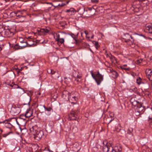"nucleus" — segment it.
<instances>
[{
  "instance_id": "1",
  "label": "nucleus",
  "mask_w": 152,
  "mask_h": 152,
  "mask_svg": "<svg viewBox=\"0 0 152 152\" xmlns=\"http://www.w3.org/2000/svg\"><path fill=\"white\" fill-rule=\"evenodd\" d=\"M30 130L34 136V138L37 140H40L44 134L43 131L37 129L36 126L32 127Z\"/></svg>"
},
{
  "instance_id": "2",
  "label": "nucleus",
  "mask_w": 152,
  "mask_h": 152,
  "mask_svg": "<svg viewBox=\"0 0 152 152\" xmlns=\"http://www.w3.org/2000/svg\"><path fill=\"white\" fill-rule=\"evenodd\" d=\"M67 94V97L68 100L70 102H71L72 104H77V98L73 94L69 93L67 91H64L63 92L62 96L64 97V96H66V95Z\"/></svg>"
},
{
  "instance_id": "3",
  "label": "nucleus",
  "mask_w": 152,
  "mask_h": 152,
  "mask_svg": "<svg viewBox=\"0 0 152 152\" xmlns=\"http://www.w3.org/2000/svg\"><path fill=\"white\" fill-rule=\"evenodd\" d=\"M103 146L102 150L104 152H108L109 150L112 148V144L108 143L107 141H103L102 143Z\"/></svg>"
},
{
  "instance_id": "4",
  "label": "nucleus",
  "mask_w": 152,
  "mask_h": 152,
  "mask_svg": "<svg viewBox=\"0 0 152 152\" xmlns=\"http://www.w3.org/2000/svg\"><path fill=\"white\" fill-rule=\"evenodd\" d=\"M123 38L125 40V42L126 43L130 42V44H133L134 40L133 37L128 33H126L124 34Z\"/></svg>"
},
{
  "instance_id": "5",
  "label": "nucleus",
  "mask_w": 152,
  "mask_h": 152,
  "mask_svg": "<svg viewBox=\"0 0 152 152\" xmlns=\"http://www.w3.org/2000/svg\"><path fill=\"white\" fill-rule=\"evenodd\" d=\"M20 110L19 107L14 105L12 106L10 112L13 115H16L20 113Z\"/></svg>"
},
{
  "instance_id": "6",
  "label": "nucleus",
  "mask_w": 152,
  "mask_h": 152,
  "mask_svg": "<svg viewBox=\"0 0 152 152\" xmlns=\"http://www.w3.org/2000/svg\"><path fill=\"white\" fill-rule=\"evenodd\" d=\"M50 28L49 27H46L45 28L38 29L37 31L39 35H46L50 32Z\"/></svg>"
},
{
  "instance_id": "7",
  "label": "nucleus",
  "mask_w": 152,
  "mask_h": 152,
  "mask_svg": "<svg viewBox=\"0 0 152 152\" xmlns=\"http://www.w3.org/2000/svg\"><path fill=\"white\" fill-rule=\"evenodd\" d=\"M103 80V76L100 74L99 72H98L96 75V78L95 80L97 85H100Z\"/></svg>"
},
{
  "instance_id": "8",
  "label": "nucleus",
  "mask_w": 152,
  "mask_h": 152,
  "mask_svg": "<svg viewBox=\"0 0 152 152\" xmlns=\"http://www.w3.org/2000/svg\"><path fill=\"white\" fill-rule=\"evenodd\" d=\"M135 111H139L141 113H142L145 110L144 108L142 106V104L141 103H138V105L134 107Z\"/></svg>"
},
{
  "instance_id": "9",
  "label": "nucleus",
  "mask_w": 152,
  "mask_h": 152,
  "mask_svg": "<svg viewBox=\"0 0 152 152\" xmlns=\"http://www.w3.org/2000/svg\"><path fill=\"white\" fill-rule=\"evenodd\" d=\"M77 112L72 111L69 115L68 119L70 121L76 120L77 118Z\"/></svg>"
},
{
  "instance_id": "10",
  "label": "nucleus",
  "mask_w": 152,
  "mask_h": 152,
  "mask_svg": "<svg viewBox=\"0 0 152 152\" xmlns=\"http://www.w3.org/2000/svg\"><path fill=\"white\" fill-rule=\"evenodd\" d=\"M145 73L149 80L152 81V70L151 69H147L145 71Z\"/></svg>"
},
{
  "instance_id": "11",
  "label": "nucleus",
  "mask_w": 152,
  "mask_h": 152,
  "mask_svg": "<svg viewBox=\"0 0 152 152\" xmlns=\"http://www.w3.org/2000/svg\"><path fill=\"white\" fill-rule=\"evenodd\" d=\"M108 70L109 71V72L112 73L113 75L112 77H113L114 78L117 77L118 76V74L114 70L111 68H110L109 69H108Z\"/></svg>"
},
{
  "instance_id": "12",
  "label": "nucleus",
  "mask_w": 152,
  "mask_h": 152,
  "mask_svg": "<svg viewBox=\"0 0 152 152\" xmlns=\"http://www.w3.org/2000/svg\"><path fill=\"white\" fill-rule=\"evenodd\" d=\"M145 29L146 32L152 34V24L146 25Z\"/></svg>"
},
{
  "instance_id": "13",
  "label": "nucleus",
  "mask_w": 152,
  "mask_h": 152,
  "mask_svg": "<svg viewBox=\"0 0 152 152\" xmlns=\"http://www.w3.org/2000/svg\"><path fill=\"white\" fill-rule=\"evenodd\" d=\"M130 102L134 106V107L137 105L138 103H140L139 102L137 101L136 100V98L134 97L132 98L130 100Z\"/></svg>"
},
{
  "instance_id": "14",
  "label": "nucleus",
  "mask_w": 152,
  "mask_h": 152,
  "mask_svg": "<svg viewBox=\"0 0 152 152\" xmlns=\"http://www.w3.org/2000/svg\"><path fill=\"white\" fill-rule=\"evenodd\" d=\"M2 29H3V30L1 31L2 34L5 37H10L8 29H4L3 28Z\"/></svg>"
},
{
  "instance_id": "15",
  "label": "nucleus",
  "mask_w": 152,
  "mask_h": 152,
  "mask_svg": "<svg viewBox=\"0 0 152 152\" xmlns=\"http://www.w3.org/2000/svg\"><path fill=\"white\" fill-rule=\"evenodd\" d=\"M146 116L148 118L149 120H151L152 118V109H151L148 110L145 113Z\"/></svg>"
},
{
  "instance_id": "16",
  "label": "nucleus",
  "mask_w": 152,
  "mask_h": 152,
  "mask_svg": "<svg viewBox=\"0 0 152 152\" xmlns=\"http://www.w3.org/2000/svg\"><path fill=\"white\" fill-rule=\"evenodd\" d=\"M60 75V74L59 73V72L53 71L52 75V77L55 79H57L59 78Z\"/></svg>"
},
{
  "instance_id": "17",
  "label": "nucleus",
  "mask_w": 152,
  "mask_h": 152,
  "mask_svg": "<svg viewBox=\"0 0 152 152\" xmlns=\"http://www.w3.org/2000/svg\"><path fill=\"white\" fill-rule=\"evenodd\" d=\"M25 43H26V45H24L22 46H20L18 45V44H17L15 45L14 48L16 49H21L23 48H25L27 46V45L28 44L27 42H25Z\"/></svg>"
},
{
  "instance_id": "18",
  "label": "nucleus",
  "mask_w": 152,
  "mask_h": 152,
  "mask_svg": "<svg viewBox=\"0 0 152 152\" xmlns=\"http://www.w3.org/2000/svg\"><path fill=\"white\" fill-rule=\"evenodd\" d=\"M32 112L30 110H27L25 113V116L26 117L29 118L32 115Z\"/></svg>"
},
{
  "instance_id": "19",
  "label": "nucleus",
  "mask_w": 152,
  "mask_h": 152,
  "mask_svg": "<svg viewBox=\"0 0 152 152\" xmlns=\"http://www.w3.org/2000/svg\"><path fill=\"white\" fill-rule=\"evenodd\" d=\"M12 87V88H20L19 86L17 84H15L13 83L8 85Z\"/></svg>"
},
{
  "instance_id": "20",
  "label": "nucleus",
  "mask_w": 152,
  "mask_h": 152,
  "mask_svg": "<svg viewBox=\"0 0 152 152\" xmlns=\"http://www.w3.org/2000/svg\"><path fill=\"white\" fill-rule=\"evenodd\" d=\"M78 12L80 15H83L85 12V8H80L78 10Z\"/></svg>"
},
{
  "instance_id": "21",
  "label": "nucleus",
  "mask_w": 152,
  "mask_h": 152,
  "mask_svg": "<svg viewBox=\"0 0 152 152\" xmlns=\"http://www.w3.org/2000/svg\"><path fill=\"white\" fill-rule=\"evenodd\" d=\"M16 17L17 18H20L21 17V12L20 10H18L17 11L15 12Z\"/></svg>"
},
{
  "instance_id": "22",
  "label": "nucleus",
  "mask_w": 152,
  "mask_h": 152,
  "mask_svg": "<svg viewBox=\"0 0 152 152\" xmlns=\"http://www.w3.org/2000/svg\"><path fill=\"white\" fill-rule=\"evenodd\" d=\"M10 37L13 36L15 33V31L12 29H8Z\"/></svg>"
},
{
  "instance_id": "23",
  "label": "nucleus",
  "mask_w": 152,
  "mask_h": 152,
  "mask_svg": "<svg viewBox=\"0 0 152 152\" xmlns=\"http://www.w3.org/2000/svg\"><path fill=\"white\" fill-rule=\"evenodd\" d=\"M66 12L69 13L71 15H74L75 12L73 9L72 10H68L66 11Z\"/></svg>"
},
{
  "instance_id": "24",
  "label": "nucleus",
  "mask_w": 152,
  "mask_h": 152,
  "mask_svg": "<svg viewBox=\"0 0 152 152\" xmlns=\"http://www.w3.org/2000/svg\"><path fill=\"white\" fill-rule=\"evenodd\" d=\"M137 83L138 85H140L141 84L143 83V82L142 81V79L140 77H138V78L137 79Z\"/></svg>"
},
{
  "instance_id": "25",
  "label": "nucleus",
  "mask_w": 152,
  "mask_h": 152,
  "mask_svg": "<svg viewBox=\"0 0 152 152\" xmlns=\"http://www.w3.org/2000/svg\"><path fill=\"white\" fill-rule=\"evenodd\" d=\"M93 11L94 13L95 11V10L92 7L88 8V10H86V12L88 11L89 12H91V11Z\"/></svg>"
},
{
  "instance_id": "26",
  "label": "nucleus",
  "mask_w": 152,
  "mask_h": 152,
  "mask_svg": "<svg viewBox=\"0 0 152 152\" xmlns=\"http://www.w3.org/2000/svg\"><path fill=\"white\" fill-rule=\"evenodd\" d=\"M43 107L45 111H47L48 112L50 111L51 110H53L52 108L51 107H47L44 105L43 106Z\"/></svg>"
},
{
  "instance_id": "27",
  "label": "nucleus",
  "mask_w": 152,
  "mask_h": 152,
  "mask_svg": "<svg viewBox=\"0 0 152 152\" xmlns=\"http://www.w3.org/2000/svg\"><path fill=\"white\" fill-rule=\"evenodd\" d=\"M16 15L15 12H12L10 14V16L11 17H15Z\"/></svg>"
},
{
  "instance_id": "28",
  "label": "nucleus",
  "mask_w": 152,
  "mask_h": 152,
  "mask_svg": "<svg viewBox=\"0 0 152 152\" xmlns=\"http://www.w3.org/2000/svg\"><path fill=\"white\" fill-rule=\"evenodd\" d=\"M56 41H57L58 43H60L61 44L63 43L64 42V39L63 38H60L59 39H58V40H56Z\"/></svg>"
},
{
  "instance_id": "29",
  "label": "nucleus",
  "mask_w": 152,
  "mask_h": 152,
  "mask_svg": "<svg viewBox=\"0 0 152 152\" xmlns=\"http://www.w3.org/2000/svg\"><path fill=\"white\" fill-rule=\"evenodd\" d=\"M132 131H133V129L132 128H129L128 129V131L127 132V133L129 134H132Z\"/></svg>"
},
{
  "instance_id": "30",
  "label": "nucleus",
  "mask_w": 152,
  "mask_h": 152,
  "mask_svg": "<svg viewBox=\"0 0 152 152\" xmlns=\"http://www.w3.org/2000/svg\"><path fill=\"white\" fill-rule=\"evenodd\" d=\"M10 133H12V132H9L8 133L3 134L2 135V136L3 137H6L7 136L9 135Z\"/></svg>"
},
{
  "instance_id": "31",
  "label": "nucleus",
  "mask_w": 152,
  "mask_h": 152,
  "mask_svg": "<svg viewBox=\"0 0 152 152\" xmlns=\"http://www.w3.org/2000/svg\"><path fill=\"white\" fill-rule=\"evenodd\" d=\"M135 111V114L136 116L139 115H140L142 114L140 112H139V111Z\"/></svg>"
},
{
  "instance_id": "32",
  "label": "nucleus",
  "mask_w": 152,
  "mask_h": 152,
  "mask_svg": "<svg viewBox=\"0 0 152 152\" xmlns=\"http://www.w3.org/2000/svg\"><path fill=\"white\" fill-rule=\"evenodd\" d=\"M56 41L58 40V39H59L61 38H60V35L59 34H58V33H56Z\"/></svg>"
},
{
  "instance_id": "33",
  "label": "nucleus",
  "mask_w": 152,
  "mask_h": 152,
  "mask_svg": "<svg viewBox=\"0 0 152 152\" xmlns=\"http://www.w3.org/2000/svg\"><path fill=\"white\" fill-rule=\"evenodd\" d=\"M116 148H117V149H116L117 151L118 150V152H120L122 151V149L120 146H119V147H117ZM115 148H116V147H115Z\"/></svg>"
},
{
  "instance_id": "34",
  "label": "nucleus",
  "mask_w": 152,
  "mask_h": 152,
  "mask_svg": "<svg viewBox=\"0 0 152 152\" xmlns=\"http://www.w3.org/2000/svg\"><path fill=\"white\" fill-rule=\"evenodd\" d=\"M65 5H66V4H65V3H62L61 4H58L56 7H58V6H59V7H63Z\"/></svg>"
},
{
  "instance_id": "35",
  "label": "nucleus",
  "mask_w": 152,
  "mask_h": 152,
  "mask_svg": "<svg viewBox=\"0 0 152 152\" xmlns=\"http://www.w3.org/2000/svg\"><path fill=\"white\" fill-rule=\"evenodd\" d=\"M95 45L96 46V48L97 49H98V47H99V43L98 42H96L95 44Z\"/></svg>"
},
{
  "instance_id": "36",
  "label": "nucleus",
  "mask_w": 152,
  "mask_h": 152,
  "mask_svg": "<svg viewBox=\"0 0 152 152\" xmlns=\"http://www.w3.org/2000/svg\"><path fill=\"white\" fill-rule=\"evenodd\" d=\"M53 71H54L52 69L48 70L47 71L48 72V73H51V74L52 75L53 72Z\"/></svg>"
},
{
  "instance_id": "37",
  "label": "nucleus",
  "mask_w": 152,
  "mask_h": 152,
  "mask_svg": "<svg viewBox=\"0 0 152 152\" xmlns=\"http://www.w3.org/2000/svg\"><path fill=\"white\" fill-rule=\"evenodd\" d=\"M91 2L92 3H97L99 2V0H91Z\"/></svg>"
},
{
  "instance_id": "38",
  "label": "nucleus",
  "mask_w": 152,
  "mask_h": 152,
  "mask_svg": "<svg viewBox=\"0 0 152 152\" xmlns=\"http://www.w3.org/2000/svg\"><path fill=\"white\" fill-rule=\"evenodd\" d=\"M91 75H92V77H93V78L95 80V78H96V76L95 77L94 75V74L93 72L92 71H91Z\"/></svg>"
},
{
  "instance_id": "39",
  "label": "nucleus",
  "mask_w": 152,
  "mask_h": 152,
  "mask_svg": "<svg viewBox=\"0 0 152 152\" xmlns=\"http://www.w3.org/2000/svg\"><path fill=\"white\" fill-rule=\"evenodd\" d=\"M1 123H5V124H6L8 123V121L7 120H5L3 122H0V124Z\"/></svg>"
},
{
  "instance_id": "40",
  "label": "nucleus",
  "mask_w": 152,
  "mask_h": 152,
  "mask_svg": "<svg viewBox=\"0 0 152 152\" xmlns=\"http://www.w3.org/2000/svg\"><path fill=\"white\" fill-rule=\"evenodd\" d=\"M111 150H112L111 152H117V150L115 149V148L114 149L113 147L112 148Z\"/></svg>"
},
{
  "instance_id": "41",
  "label": "nucleus",
  "mask_w": 152,
  "mask_h": 152,
  "mask_svg": "<svg viewBox=\"0 0 152 152\" xmlns=\"http://www.w3.org/2000/svg\"><path fill=\"white\" fill-rule=\"evenodd\" d=\"M142 59H140L137 60V62L138 64H140V63L142 62Z\"/></svg>"
},
{
  "instance_id": "42",
  "label": "nucleus",
  "mask_w": 152,
  "mask_h": 152,
  "mask_svg": "<svg viewBox=\"0 0 152 152\" xmlns=\"http://www.w3.org/2000/svg\"><path fill=\"white\" fill-rule=\"evenodd\" d=\"M77 78L79 79H80L81 77L82 76L81 75H77Z\"/></svg>"
},
{
  "instance_id": "43",
  "label": "nucleus",
  "mask_w": 152,
  "mask_h": 152,
  "mask_svg": "<svg viewBox=\"0 0 152 152\" xmlns=\"http://www.w3.org/2000/svg\"><path fill=\"white\" fill-rule=\"evenodd\" d=\"M3 47V46H2L1 45H0V51L2 50V48Z\"/></svg>"
},
{
  "instance_id": "44",
  "label": "nucleus",
  "mask_w": 152,
  "mask_h": 152,
  "mask_svg": "<svg viewBox=\"0 0 152 152\" xmlns=\"http://www.w3.org/2000/svg\"><path fill=\"white\" fill-rule=\"evenodd\" d=\"M3 132V130L0 128V135Z\"/></svg>"
},
{
  "instance_id": "45",
  "label": "nucleus",
  "mask_w": 152,
  "mask_h": 152,
  "mask_svg": "<svg viewBox=\"0 0 152 152\" xmlns=\"http://www.w3.org/2000/svg\"><path fill=\"white\" fill-rule=\"evenodd\" d=\"M30 102V100H29V101H28L27 102V103H26V104H24H24H23L25 105V104H29V105Z\"/></svg>"
},
{
  "instance_id": "46",
  "label": "nucleus",
  "mask_w": 152,
  "mask_h": 152,
  "mask_svg": "<svg viewBox=\"0 0 152 152\" xmlns=\"http://www.w3.org/2000/svg\"><path fill=\"white\" fill-rule=\"evenodd\" d=\"M21 11V17H24V16H23V12H22V11Z\"/></svg>"
},
{
  "instance_id": "47",
  "label": "nucleus",
  "mask_w": 152,
  "mask_h": 152,
  "mask_svg": "<svg viewBox=\"0 0 152 152\" xmlns=\"http://www.w3.org/2000/svg\"><path fill=\"white\" fill-rule=\"evenodd\" d=\"M84 33L85 34H86V36H87V35L88 34V32H87L86 31H84Z\"/></svg>"
},
{
  "instance_id": "48",
  "label": "nucleus",
  "mask_w": 152,
  "mask_h": 152,
  "mask_svg": "<svg viewBox=\"0 0 152 152\" xmlns=\"http://www.w3.org/2000/svg\"><path fill=\"white\" fill-rule=\"evenodd\" d=\"M113 120V119L112 118L109 121V122L108 123V124H109V123L111 122Z\"/></svg>"
},
{
  "instance_id": "49",
  "label": "nucleus",
  "mask_w": 152,
  "mask_h": 152,
  "mask_svg": "<svg viewBox=\"0 0 152 152\" xmlns=\"http://www.w3.org/2000/svg\"><path fill=\"white\" fill-rule=\"evenodd\" d=\"M69 1H67L66 2H65V4H66V5L68 4L69 3Z\"/></svg>"
},
{
  "instance_id": "50",
  "label": "nucleus",
  "mask_w": 152,
  "mask_h": 152,
  "mask_svg": "<svg viewBox=\"0 0 152 152\" xmlns=\"http://www.w3.org/2000/svg\"><path fill=\"white\" fill-rule=\"evenodd\" d=\"M71 36L74 39H75L74 38V34H72L71 35Z\"/></svg>"
},
{
  "instance_id": "51",
  "label": "nucleus",
  "mask_w": 152,
  "mask_h": 152,
  "mask_svg": "<svg viewBox=\"0 0 152 152\" xmlns=\"http://www.w3.org/2000/svg\"><path fill=\"white\" fill-rule=\"evenodd\" d=\"M151 120V121L150 123V125H152V120Z\"/></svg>"
},
{
  "instance_id": "52",
  "label": "nucleus",
  "mask_w": 152,
  "mask_h": 152,
  "mask_svg": "<svg viewBox=\"0 0 152 152\" xmlns=\"http://www.w3.org/2000/svg\"><path fill=\"white\" fill-rule=\"evenodd\" d=\"M94 35H93L91 37V38L92 39H93L94 38Z\"/></svg>"
},
{
  "instance_id": "53",
  "label": "nucleus",
  "mask_w": 152,
  "mask_h": 152,
  "mask_svg": "<svg viewBox=\"0 0 152 152\" xmlns=\"http://www.w3.org/2000/svg\"><path fill=\"white\" fill-rule=\"evenodd\" d=\"M129 69L128 68H126V69H125V70H129Z\"/></svg>"
},
{
  "instance_id": "54",
  "label": "nucleus",
  "mask_w": 152,
  "mask_h": 152,
  "mask_svg": "<svg viewBox=\"0 0 152 152\" xmlns=\"http://www.w3.org/2000/svg\"><path fill=\"white\" fill-rule=\"evenodd\" d=\"M22 12H26V10H22Z\"/></svg>"
},
{
  "instance_id": "55",
  "label": "nucleus",
  "mask_w": 152,
  "mask_h": 152,
  "mask_svg": "<svg viewBox=\"0 0 152 152\" xmlns=\"http://www.w3.org/2000/svg\"><path fill=\"white\" fill-rule=\"evenodd\" d=\"M122 69L123 70H125V69H126V68H122Z\"/></svg>"
},
{
  "instance_id": "56",
  "label": "nucleus",
  "mask_w": 152,
  "mask_h": 152,
  "mask_svg": "<svg viewBox=\"0 0 152 152\" xmlns=\"http://www.w3.org/2000/svg\"><path fill=\"white\" fill-rule=\"evenodd\" d=\"M134 89L135 90V91H136L137 89V88H134Z\"/></svg>"
},
{
  "instance_id": "57",
  "label": "nucleus",
  "mask_w": 152,
  "mask_h": 152,
  "mask_svg": "<svg viewBox=\"0 0 152 152\" xmlns=\"http://www.w3.org/2000/svg\"><path fill=\"white\" fill-rule=\"evenodd\" d=\"M86 38L88 39H89L90 38V37H87V36H86Z\"/></svg>"
},
{
  "instance_id": "58",
  "label": "nucleus",
  "mask_w": 152,
  "mask_h": 152,
  "mask_svg": "<svg viewBox=\"0 0 152 152\" xmlns=\"http://www.w3.org/2000/svg\"><path fill=\"white\" fill-rule=\"evenodd\" d=\"M109 116H110L111 118V117H113V116H112L111 115H109Z\"/></svg>"
},
{
  "instance_id": "59",
  "label": "nucleus",
  "mask_w": 152,
  "mask_h": 152,
  "mask_svg": "<svg viewBox=\"0 0 152 152\" xmlns=\"http://www.w3.org/2000/svg\"><path fill=\"white\" fill-rule=\"evenodd\" d=\"M0 27H2V25H0Z\"/></svg>"
},
{
  "instance_id": "60",
  "label": "nucleus",
  "mask_w": 152,
  "mask_h": 152,
  "mask_svg": "<svg viewBox=\"0 0 152 152\" xmlns=\"http://www.w3.org/2000/svg\"><path fill=\"white\" fill-rule=\"evenodd\" d=\"M127 66V65H124V66Z\"/></svg>"
},
{
  "instance_id": "61",
  "label": "nucleus",
  "mask_w": 152,
  "mask_h": 152,
  "mask_svg": "<svg viewBox=\"0 0 152 152\" xmlns=\"http://www.w3.org/2000/svg\"><path fill=\"white\" fill-rule=\"evenodd\" d=\"M33 45V43L32 44H31V45Z\"/></svg>"
},
{
  "instance_id": "62",
  "label": "nucleus",
  "mask_w": 152,
  "mask_h": 152,
  "mask_svg": "<svg viewBox=\"0 0 152 152\" xmlns=\"http://www.w3.org/2000/svg\"><path fill=\"white\" fill-rule=\"evenodd\" d=\"M76 80L77 81H79V80Z\"/></svg>"
},
{
  "instance_id": "63",
  "label": "nucleus",
  "mask_w": 152,
  "mask_h": 152,
  "mask_svg": "<svg viewBox=\"0 0 152 152\" xmlns=\"http://www.w3.org/2000/svg\"><path fill=\"white\" fill-rule=\"evenodd\" d=\"M93 14H94V13H93L92 14H91V15H93Z\"/></svg>"
},
{
  "instance_id": "64",
  "label": "nucleus",
  "mask_w": 152,
  "mask_h": 152,
  "mask_svg": "<svg viewBox=\"0 0 152 152\" xmlns=\"http://www.w3.org/2000/svg\"><path fill=\"white\" fill-rule=\"evenodd\" d=\"M151 120H152V118H151Z\"/></svg>"
}]
</instances>
